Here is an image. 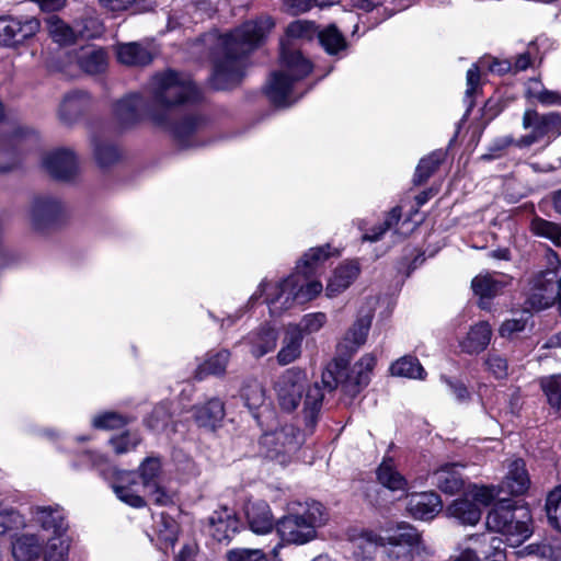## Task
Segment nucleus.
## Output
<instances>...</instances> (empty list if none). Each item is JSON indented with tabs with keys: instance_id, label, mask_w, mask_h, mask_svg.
I'll list each match as a JSON object with an SVG mask.
<instances>
[{
	"instance_id": "obj_30",
	"label": "nucleus",
	"mask_w": 561,
	"mask_h": 561,
	"mask_svg": "<svg viewBox=\"0 0 561 561\" xmlns=\"http://www.w3.org/2000/svg\"><path fill=\"white\" fill-rule=\"evenodd\" d=\"M42 550L41 539L36 535L24 534L12 542V554L16 561H36Z\"/></svg>"
},
{
	"instance_id": "obj_62",
	"label": "nucleus",
	"mask_w": 561,
	"mask_h": 561,
	"mask_svg": "<svg viewBox=\"0 0 561 561\" xmlns=\"http://www.w3.org/2000/svg\"><path fill=\"white\" fill-rule=\"evenodd\" d=\"M528 93L545 106L561 105V93L547 89L534 90L529 89Z\"/></svg>"
},
{
	"instance_id": "obj_28",
	"label": "nucleus",
	"mask_w": 561,
	"mask_h": 561,
	"mask_svg": "<svg viewBox=\"0 0 561 561\" xmlns=\"http://www.w3.org/2000/svg\"><path fill=\"white\" fill-rule=\"evenodd\" d=\"M492 329L485 321L472 325L467 336L460 342L461 350L468 354L480 353L491 341Z\"/></svg>"
},
{
	"instance_id": "obj_40",
	"label": "nucleus",
	"mask_w": 561,
	"mask_h": 561,
	"mask_svg": "<svg viewBox=\"0 0 561 561\" xmlns=\"http://www.w3.org/2000/svg\"><path fill=\"white\" fill-rule=\"evenodd\" d=\"M154 531L157 534L160 549L173 546L178 539L179 525L169 515L161 513L154 522Z\"/></svg>"
},
{
	"instance_id": "obj_10",
	"label": "nucleus",
	"mask_w": 561,
	"mask_h": 561,
	"mask_svg": "<svg viewBox=\"0 0 561 561\" xmlns=\"http://www.w3.org/2000/svg\"><path fill=\"white\" fill-rule=\"evenodd\" d=\"M496 494L493 486L473 485L462 497L454 500L446 512L460 524L473 526L481 518L480 506L490 505Z\"/></svg>"
},
{
	"instance_id": "obj_22",
	"label": "nucleus",
	"mask_w": 561,
	"mask_h": 561,
	"mask_svg": "<svg viewBox=\"0 0 561 561\" xmlns=\"http://www.w3.org/2000/svg\"><path fill=\"white\" fill-rule=\"evenodd\" d=\"M239 526L240 522L236 514L227 507L215 511L208 518V531L219 542L231 539L239 530Z\"/></svg>"
},
{
	"instance_id": "obj_2",
	"label": "nucleus",
	"mask_w": 561,
	"mask_h": 561,
	"mask_svg": "<svg viewBox=\"0 0 561 561\" xmlns=\"http://www.w3.org/2000/svg\"><path fill=\"white\" fill-rule=\"evenodd\" d=\"M322 290L323 286L320 280H308L306 276L293 273L276 283L262 280L256 291L251 296L250 301L252 302L265 295V304L271 314L279 316L296 304H306L314 299Z\"/></svg>"
},
{
	"instance_id": "obj_48",
	"label": "nucleus",
	"mask_w": 561,
	"mask_h": 561,
	"mask_svg": "<svg viewBox=\"0 0 561 561\" xmlns=\"http://www.w3.org/2000/svg\"><path fill=\"white\" fill-rule=\"evenodd\" d=\"M525 550L528 554L538 556L541 561H561V539H552L539 545L533 543Z\"/></svg>"
},
{
	"instance_id": "obj_35",
	"label": "nucleus",
	"mask_w": 561,
	"mask_h": 561,
	"mask_svg": "<svg viewBox=\"0 0 561 561\" xmlns=\"http://www.w3.org/2000/svg\"><path fill=\"white\" fill-rule=\"evenodd\" d=\"M224 415V403L219 399H211L207 403L194 408V419L203 427L215 428Z\"/></svg>"
},
{
	"instance_id": "obj_60",
	"label": "nucleus",
	"mask_w": 561,
	"mask_h": 561,
	"mask_svg": "<svg viewBox=\"0 0 561 561\" xmlns=\"http://www.w3.org/2000/svg\"><path fill=\"white\" fill-rule=\"evenodd\" d=\"M529 318V313L525 311L517 318L505 320L499 329L500 335L502 337H511L515 333L524 331Z\"/></svg>"
},
{
	"instance_id": "obj_6",
	"label": "nucleus",
	"mask_w": 561,
	"mask_h": 561,
	"mask_svg": "<svg viewBox=\"0 0 561 561\" xmlns=\"http://www.w3.org/2000/svg\"><path fill=\"white\" fill-rule=\"evenodd\" d=\"M530 515L524 507H517L511 500H501L486 515L489 530L501 534L506 542L516 547L531 536Z\"/></svg>"
},
{
	"instance_id": "obj_31",
	"label": "nucleus",
	"mask_w": 561,
	"mask_h": 561,
	"mask_svg": "<svg viewBox=\"0 0 561 561\" xmlns=\"http://www.w3.org/2000/svg\"><path fill=\"white\" fill-rule=\"evenodd\" d=\"M302 335L298 329L287 328L282 342V347L277 353V363L282 366L294 363L301 355Z\"/></svg>"
},
{
	"instance_id": "obj_47",
	"label": "nucleus",
	"mask_w": 561,
	"mask_h": 561,
	"mask_svg": "<svg viewBox=\"0 0 561 561\" xmlns=\"http://www.w3.org/2000/svg\"><path fill=\"white\" fill-rule=\"evenodd\" d=\"M47 30L51 38L59 44H69L75 39L73 30L59 16L50 15L46 19Z\"/></svg>"
},
{
	"instance_id": "obj_33",
	"label": "nucleus",
	"mask_w": 561,
	"mask_h": 561,
	"mask_svg": "<svg viewBox=\"0 0 561 561\" xmlns=\"http://www.w3.org/2000/svg\"><path fill=\"white\" fill-rule=\"evenodd\" d=\"M528 486L529 478L525 469V462L522 459L512 461L503 482V489H506L513 495H519L526 492Z\"/></svg>"
},
{
	"instance_id": "obj_25",
	"label": "nucleus",
	"mask_w": 561,
	"mask_h": 561,
	"mask_svg": "<svg viewBox=\"0 0 561 561\" xmlns=\"http://www.w3.org/2000/svg\"><path fill=\"white\" fill-rule=\"evenodd\" d=\"M511 280V277L499 273L479 274L472 279L471 288L481 299H490L500 295Z\"/></svg>"
},
{
	"instance_id": "obj_38",
	"label": "nucleus",
	"mask_w": 561,
	"mask_h": 561,
	"mask_svg": "<svg viewBox=\"0 0 561 561\" xmlns=\"http://www.w3.org/2000/svg\"><path fill=\"white\" fill-rule=\"evenodd\" d=\"M371 319L373 314L370 312L358 317V319L345 333L344 342L346 348H348L350 351H356L357 348L365 344L370 329Z\"/></svg>"
},
{
	"instance_id": "obj_42",
	"label": "nucleus",
	"mask_w": 561,
	"mask_h": 561,
	"mask_svg": "<svg viewBox=\"0 0 561 561\" xmlns=\"http://www.w3.org/2000/svg\"><path fill=\"white\" fill-rule=\"evenodd\" d=\"M390 373L396 377H404L411 379H423L425 370L419 359L413 356H403L397 359L390 366Z\"/></svg>"
},
{
	"instance_id": "obj_57",
	"label": "nucleus",
	"mask_w": 561,
	"mask_h": 561,
	"mask_svg": "<svg viewBox=\"0 0 561 561\" xmlns=\"http://www.w3.org/2000/svg\"><path fill=\"white\" fill-rule=\"evenodd\" d=\"M170 412L167 405L161 404L153 409L152 413L146 421L147 426L157 432H163L167 430L170 422Z\"/></svg>"
},
{
	"instance_id": "obj_3",
	"label": "nucleus",
	"mask_w": 561,
	"mask_h": 561,
	"mask_svg": "<svg viewBox=\"0 0 561 561\" xmlns=\"http://www.w3.org/2000/svg\"><path fill=\"white\" fill-rule=\"evenodd\" d=\"M312 70L311 62L288 43L282 42L279 70L268 80L266 93L277 106H288L298 100L294 87L306 78Z\"/></svg>"
},
{
	"instance_id": "obj_54",
	"label": "nucleus",
	"mask_w": 561,
	"mask_h": 561,
	"mask_svg": "<svg viewBox=\"0 0 561 561\" xmlns=\"http://www.w3.org/2000/svg\"><path fill=\"white\" fill-rule=\"evenodd\" d=\"M227 561H268L266 553L257 548H233L226 553Z\"/></svg>"
},
{
	"instance_id": "obj_1",
	"label": "nucleus",
	"mask_w": 561,
	"mask_h": 561,
	"mask_svg": "<svg viewBox=\"0 0 561 561\" xmlns=\"http://www.w3.org/2000/svg\"><path fill=\"white\" fill-rule=\"evenodd\" d=\"M273 27V20L262 15L244 22L230 33L224 35L210 33L205 36L204 42L215 43L211 77L214 88L225 90L241 80L247 56L263 44Z\"/></svg>"
},
{
	"instance_id": "obj_55",
	"label": "nucleus",
	"mask_w": 561,
	"mask_h": 561,
	"mask_svg": "<svg viewBox=\"0 0 561 561\" xmlns=\"http://www.w3.org/2000/svg\"><path fill=\"white\" fill-rule=\"evenodd\" d=\"M318 27L313 22L298 20L287 26L286 34L289 38H312L318 35Z\"/></svg>"
},
{
	"instance_id": "obj_45",
	"label": "nucleus",
	"mask_w": 561,
	"mask_h": 561,
	"mask_svg": "<svg viewBox=\"0 0 561 561\" xmlns=\"http://www.w3.org/2000/svg\"><path fill=\"white\" fill-rule=\"evenodd\" d=\"M70 537H49L44 551V561H67Z\"/></svg>"
},
{
	"instance_id": "obj_7",
	"label": "nucleus",
	"mask_w": 561,
	"mask_h": 561,
	"mask_svg": "<svg viewBox=\"0 0 561 561\" xmlns=\"http://www.w3.org/2000/svg\"><path fill=\"white\" fill-rule=\"evenodd\" d=\"M153 105L165 110L199 98V91L187 75L173 70L156 75L151 81ZM160 113V111H158ZM162 113V111H161Z\"/></svg>"
},
{
	"instance_id": "obj_13",
	"label": "nucleus",
	"mask_w": 561,
	"mask_h": 561,
	"mask_svg": "<svg viewBox=\"0 0 561 561\" xmlns=\"http://www.w3.org/2000/svg\"><path fill=\"white\" fill-rule=\"evenodd\" d=\"M300 434L291 425H286L271 433H265L260 440L265 456L276 459L280 463L287 461L286 457L298 450L300 446Z\"/></svg>"
},
{
	"instance_id": "obj_4",
	"label": "nucleus",
	"mask_w": 561,
	"mask_h": 561,
	"mask_svg": "<svg viewBox=\"0 0 561 561\" xmlns=\"http://www.w3.org/2000/svg\"><path fill=\"white\" fill-rule=\"evenodd\" d=\"M307 374L299 368L286 369L275 382L277 400L280 408L287 412L296 410L305 391L304 413L309 423H313L321 410L324 398L319 382L307 385Z\"/></svg>"
},
{
	"instance_id": "obj_5",
	"label": "nucleus",
	"mask_w": 561,
	"mask_h": 561,
	"mask_svg": "<svg viewBox=\"0 0 561 561\" xmlns=\"http://www.w3.org/2000/svg\"><path fill=\"white\" fill-rule=\"evenodd\" d=\"M355 546L364 553L383 548V561H413L414 552L423 546L420 533L409 524H399L396 528L387 530L385 536L373 531H364L355 539Z\"/></svg>"
},
{
	"instance_id": "obj_20",
	"label": "nucleus",
	"mask_w": 561,
	"mask_h": 561,
	"mask_svg": "<svg viewBox=\"0 0 561 561\" xmlns=\"http://www.w3.org/2000/svg\"><path fill=\"white\" fill-rule=\"evenodd\" d=\"M360 267L356 261H345L336 266L328 279L325 295L336 297L345 291L359 276Z\"/></svg>"
},
{
	"instance_id": "obj_26",
	"label": "nucleus",
	"mask_w": 561,
	"mask_h": 561,
	"mask_svg": "<svg viewBox=\"0 0 561 561\" xmlns=\"http://www.w3.org/2000/svg\"><path fill=\"white\" fill-rule=\"evenodd\" d=\"M90 104L87 93L75 91L64 96L58 107V117L64 124L77 121Z\"/></svg>"
},
{
	"instance_id": "obj_19",
	"label": "nucleus",
	"mask_w": 561,
	"mask_h": 561,
	"mask_svg": "<svg viewBox=\"0 0 561 561\" xmlns=\"http://www.w3.org/2000/svg\"><path fill=\"white\" fill-rule=\"evenodd\" d=\"M33 514L35 522L45 531L50 533V537L68 536V523L65 512L59 505L37 506Z\"/></svg>"
},
{
	"instance_id": "obj_11",
	"label": "nucleus",
	"mask_w": 561,
	"mask_h": 561,
	"mask_svg": "<svg viewBox=\"0 0 561 561\" xmlns=\"http://www.w3.org/2000/svg\"><path fill=\"white\" fill-rule=\"evenodd\" d=\"M66 215L65 204L51 194L34 196L27 207V217L32 228L45 232L60 225Z\"/></svg>"
},
{
	"instance_id": "obj_39",
	"label": "nucleus",
	"mask_w": 561,
	"mask_h": 561,
	"mask_svg": "<svg viewBox=\"0 0 561 561\" xmlns=\"http://www.w3.org/2000/svg\"><path fill=\"white\" fill-rule=\"evenodd\" d=\"M318 38L320 45L329 55H337L347 48L346 38L334 24L319 30Z\"/></svg>"
},
{
	"instance_id": "obj_18",
	"label": "nucleus",
	"mask_w": 561,
	"mask_h": 561,
	"mask_svg": "<svg viewBox=\"0 0 561 561\" xmlns=\"http://www.w3.org/2000/svg\"><path fill=\"white\" fill-rule=\"evenodd\" d=\"M248 526L256 535H266L275 527L270 505L261 500L249 501L244 506Z\"/></svg>"
},
{
	"instance_id": "obj_29",
	"label": "nucleus",
	"mask_w": 561,
	"mask_h": 561,
	"mask_svg": "<svg viewBox=\"0 0 561 561\" xmlns=\"http://www.w3.org/2000/svg\"><path fill=\"white\" fill-rule=\"evenodd\" d=\"M459 465L446 463L433 472V483L443 492L454 494L461 490L463 480L458 472Z\"/></svg>"
},
{
	"instance_id": "obj_50",
	"label": "nucleus",
	"mask_w": 561,
	"mask_h": 561,
	"mask_svg": "<svg viewBox=\"0 0 561 561\" xmlns=\"http://www.w3.org/2000/svg\"><path fill=\"white\" fill-rule=\"evenodd\" d=\"M119 157L121 153L113 144L104 141L94 142V158L100 167H110L118 161Z\"/></svg>"
},
{
	"instance_id": "obj_12",
	"label": "nucleus",
	"mask_w": 561,
	"mask_h": 561,
	"mask_svg": "<svg viewBox=\"0 0 561 561\" xmlns=\"http://www.w3.org/2000/svg\"><path fill=\"white\" fill-rule=\"evenodd\" d=\"M523 127L525 129L530 128L531 131L516 140V147L518 148L530 147L551 131L560 135L561 114L556 112L539 114L535 110H526L523 115Z\"/></svg>"
},
{
	"instance_id": "obj_51",
	"label": "nucleus",
	"mask_w": 561,
	"mask_h": 561,
	"mask_svg": "<svg viewBox=\"0 0 561 561\" xmlns=\"http://www.w3.org/2000/svg\"><path fill=\"white\" fill-rule=\"evenodd\" d=\"M327 323V314L324 312H312L305 314L300 322L289 325L291 329H298L300 334H312L320 331Z\"/></svg>"
},
{
	"instance_id": "obj_27",
	"label": "nucleus",
	"mask_w": 561,
	"mask_h": 561,
	"mask_svg": "<svg viewBox=\"0 0 561 561\" xmlns=\"http://www.w3.org/2000/svg\"><path fill=\"white\" fill-rule=\"evenodd\" d=\"M277 332L270 325H264L257 331H253L247 337V342L250 346V353L260 358L265 354L275 350L277 344Z\"/></svg>"
},
{
	"instance_id": "obj_24",
	"label": "nucleus",
	"mask_w": 561,
	"mask_h": 561,
	"mask_svg": "<svg viewBox=\"0 0 561 561\" xmlns=\"http://www.w3.org/2000/svg\"><path fill=\"white\" fill-rule=\"evenodd\" d=\"M145 102L141 95L134 93L116 102L114 114L122 127H130L141 119Z\"/></svg>"
},
{
	"instance_id": "obj_14",
	"label": "nucleus",
	"mask_w": 561,
	"mask_h": 561,
	"mask_svg": "<svg viewBox=\"0 0 561 561\" xmlns=\"http://www.w3.org/2000/svg\"><path fill=\"white\" fill-rule=\"evenodd\" d=\"M41 28L36 18L1 16L0 46L14 47L33 37Z\"/></svg>"
},
{
	"instance_id": "obj_64",
	"label": "nucleus",
	"mask_w": 561,
	"mask_h": 561,
	"mask_svg": "<svg viewBox=\"0 0 561 561\" xmlns=\"http://www.w3.org/2000/svg\"><path fill=\"white\" fill-rule=\"evenodd\" d=\"M116 454H124L134 449L139 444V438L136 435L124 434L111 440Z\"/></svg>"
},
{
	"instance_id": "obj_53",
	"label": "nucleus",
	"mask_w": 561,
	"mask_h": 561,
	"mask_svg": "<svg viewBox=\"0 0 561 561\" xmlns=\"http://www.w3.org/2000/svg\"><path fill=\"white\" fill-rule=\"evenodd\" d=\"M531 230L538 236L550 239L557 245L561 243V229L551 221L536 218L531 221Z\"/></svg>"
},
{
	"instance_id": "obj_36",
	"label": "nucleus",
	"mask_w": 561,
	"mask_h": 561,
	"mask_svg": "<svg viewBox=\"0 0 561 561\" xmlns=\"http://www.w3.org/2000/svg\"><path fill=\"white\" fill-rule=\"evenodd\" d=\"M291 512L300 516L314 531L317 528L324 525L328 519L325 508L321 503L316 501L306 502L305 504L297 503L291 507Z\"/></svg>"
},
{
	"instance_id": "obj_46",
	"label": "nucleus",
	"mask_w": 561,
	"mask_h": 561,
	"mask_svg": "<svg viewBox=\"0 0 561 561\" xmlns=\"http://www.w3.org/2000/svg\"><path fill=\"white\" fill-rule=\"evenodd\" d=\"M445 158L444 151H434L427 157L421 159L419 162L415 175H414V183L415 184H422L424 183L438 168V165L442 163V161Z\"/></svg>"
},
{
	"instance_id": "obj_9",
	"label": "nucleus",
	"mask_w": 561,
	"mask_h": 561,
	"mask_svg": "<svg viewBox=\"0 0 561 561\" xmlns=\"http://www.w3.org/2000/svg\"><path fill=\"white\" fill-rule=\"evenodd\" d=\"M375 365L376 357L365 354L348 371L340 373L337 377L332 371H324L321 382L329 390L340 386L342 392L353 399L369 383Z\"/></svg>"
},
{
	"instance_id": "obj_16",
	"label": "nucleus",
	"mask_w": 561,
	"mask_h": 561,
	"mask_svg": "<svg viewBox=\"0 0 561 561\" xmlns=\"http://www.w3.org/2000/svg\"><path fill=\"white\" fill-rule=\"evenodd\" d=\"M45 171L56 180H72L79 172V164L71 149L58 148L48 151L42 159Z\"/></svg>"
},
{
	"instance_id": "obj_49",
	"label": "nucleus",
	"mask_w": 561,
	"mask_h": 561,
	"mask_svg": "<svg viewBox=\"0 0 561 561\" xmlns=\"http://www.w3.org/2000/svg\"><path fill=\"white\" fill-rule=\"evenodd\" d=\"M540 387L551 408H561V375L547 376L540 379Z\"/></svg>"
},
{
	"instance_id": "obj_61",
	"label": "nucleus",
	"mask_w": 561,
	"mask_h": 561,
	"mask_svg": "<svg viewBox=\"0 0 561 561\" xmlns=\"http://www.w3.org/2000/svg\"><path fill=\"white\" fill-rule=\"evenodd\" d=\"M126 423V419L115 412H106L104 414L98 415L93 419L92 425L95 428L101 430H114L123 426Z\"/></svg>"
},
{
	"instance_id": "obj_8",
	"label": "nucleus",
	"mask_w": 561,
	"mask_h": 561,
	"mask_svg": "<svg viewBox=\"0 0 561 561\" xmlns=\"http://www.w3.org/2000/svg\"><path fill=\"white\" fill-rule=\"evenodd\" d=\"M546 259L547 268L531 278L527 291V304L535 310L552 306L558 298L561 261L553 251H549Z\"/></svg>"
},
{
	"instance_id": "obj_52",
	"label": "nucleus",
	"mask_w": 561,
	"mask_h": 561,
	"mask_svg": "<svg viewBox=\"0 0 561 561\" xmlns=\"http://www.w3.org/2000/svg\"><path fill=\"white\" fill-rule=\"evenodd\" d=\"M142 485L145 489L151 488L153 483H158V478L161 471V462L159 458H146L139 468Z\"/></svg>"
},
{
	"instance_id": "obj_21",
	"label": "nucleus",
	"mask_w": 561,
	"mask_h": 561,
	"mask_svg": "<svg viewBox=\"0 0 561 561\" xmlns=\"http://www.w3.org/2000/svg\"><path fill=\"white\" fill-rule=\"evenodd\" d=\"M442 507L440 497L434 492L412 493L408 496L407 510L416 519H432Z\"/></svg>"
},
{
	"instance_id": "obj_37",
	"label": "nucleus",
	"mask_w": 561,
	"mask_h": 561,
	"mask_svg": "<svg viewBox=\"0 0 561 561\" xmlns=\"http://www.w3.org/2000/svg\"><path fill=\"white\" fill-rule=\"evenodd\" d=\"M330 249L329 244L311 248L297 263L295 273H299L301 276H306L308 280H311L310 276L316 272L317 267L331 255Z\"/></svg>"
},
{
	"instance_id": "obj_44",
	"label": "nucleus",
	"mask_w": 561,
	"mask_h": 561,
	"mask_svg": "<svg viewBox=\"0 0 561 561\" xmlns=\"http://www.w3.org/2000/svg\"><path fill=\"white\" fill-rule=\"evenodd\" d=\"M131 476V473H128L119 483L114 484L113 491L122 502L139 508L145 506V500L135 490L137 483Z\"/></svg>"
},
{
	"instance_id": "obj_56",
	"label": "nucleus",
	"mask_w": 561,
	"mask_h": 561,
	"mask_svg": "<svg viewBox=\"0 0 561 561\" xmlns=\"http://www.w3.org/2000/svg\"><path fill=\"white\" fill-rule=\"evenodd\" d=\"M400 218L401 208L397 206L390 210L383 224L378 228H375L371 234H364L363 240L371 242L378 241L386 233V231L390 230L393 226H396L399 222Z\"/></svg>"
},
{
	"instance_id": "obj_34",
	"label": "nucleus",
	"mask_w": 561,
	"mask_h": 561,
	"mask_svg": "<svg viewBox=\"0 0 561 561\" xmlns=\"http://www.w3.org/2000/svg\"><path fill=\"white\" fill-rule=\"evenodd\" d=\"M240 398L253 416L257 417L256 411L264 405L266 391L259 380L249 379L245 380L241 387Z\"/></svg>"
},
{
	"instance_id": "obj_43",
	"label": "nucleus",
	"mask_w": 561,
	"mask_h": 561,
	"mask_svg": "<svg viewBox=\"0 0 561 561\" xmlns=\"http://www.w3.org/2000/svg\"><path fill=\"white\" fill-rule=\"evenodd\" d=\"M379 482L392 491H404L407 488L405 479L396 470L391 459H385L378 470Z\"/></svg>"
},
{
	"instance_id": "obj_23",
	"label": "nucleus",
	"mask_w": 561,
	"mask_h": 561,
	"mask_svg": "<svg viewBox=\"0 0 561 561\" xmlns=\"http://www.w3.org/2000/svg\"><path fill=\"white\" fill-rule=\"evenodd\" d=\"M153 49L149 45L131 42L116 46L117 60L129 67H144L153 60Z\"/></svg>"
},
{
	"instance_id": "obj_15",
	"label": "nucleus",
	"mask_w": 561,
	"mask_h": 561,
	"mask_svg": "<svg viewBox=\"0 0 561 561\" xmlns=\"http://www.w3.org/2000/svg\"><path fill=\"white\" fill-rule=\"evenodd\" d=\"M147 114L156 126L169 131L183 147L191 145V139L203 126V119L195 115L185 116L175 124H170L167 112L159 113L156 108H150Z\"/></svg>"
},
{
	"instance_id": "obj_17",
	"label": "nucleus",
	"mask_w": 561,
	"mask_h": 561,
	"mask_svg": "<svg viewBox=\"0 0 561 561\" xmlns=\"http://www.w3.org/2000/svg\"><path fill=\"white\" fill-rule=\"evenodd\" d=\"M276 528L283 541L296 545L306 543L314 539L317 535V531L312 530L300 516L293 512L280 518Z\"/></svg>"
},
{
	"instance_id": "obj_32",
	"label": "nucleus",
	"mask_w": 561,
	"mask_h": 561,
	"mask_svg": "<svg viewBox=\"0 0 561 561\" xmlns=\"http://www.w3.org/2000/svg\"><path fill=\"white\" fill-rule=\"evenodd\" d=\"M80 68L90 75L101 73L107 67V54L103 48L87 46L78 55Z\"/></svg>"
},
{
	"instance_id": "obj_59",
	"label": "nucleus",
	"mask_w": 561,
	"mask_h": 561,
	"mask_svg": "<svg viewBox=\"0 0 561 561\" xmlns=\"http://www.w3.org/2000/svg\"><path fill=\"white\" fill-rule=\"evenodd\" d=\"M484 365L486 370L497 379H503L507 376V360L502 355L495 352H491L488 354L484 360Z\"/></svg>"
},
{
	"instance_id": "obj_63",
	"label": "nucleus",
	"mask_w": 561,
	"mask_h": 561,
	"mask_svg": "<svg viewBox=\"0 0 561 561\" xmlns=\"http://www.w3.org/2000/svg\"><path fill=\"white\" fill-rule=\"evenodd\" d=\"M21 524V517L16 511L0 506V534Z\"/></svg>"
},
{
	"instance_id": "obj_41",
	"label": "nucleus",
	"mask_w": 561,
	"mask_h": 561,
	"mask_svg": "<svg viewBox=\"0 0 561 561\" xmlns=\"http://www.w3.org/2000/svg\"><path fill=\"white\" fill-rule=\"evenodd\" d=\"M229 358L230 353L227 350L207 354L204 363L197 368V378L203 379L206 375L219 376L225 374Z\"/></svg>"
},
{
	"instance_id": "obj_58",
	"label": "nucleus",
	"mask_w": 561,
	"mask_h": 561,
	"mask_svg": "<svg viewBox=\"0 0 561 561\" xmlns=\"http://www.w3.org/2000/svg\"><path fill=\"white\" fill-rule=\"evenodd\" d=\"M489 61L488 58H482L478 62L473 64L467 71V89H466V95L472 96L479 84H480V77L481 73L486 70V62Z\"/></svg>"
}]
</instances>
